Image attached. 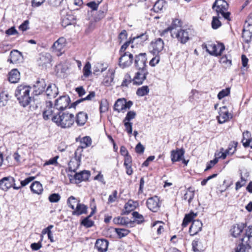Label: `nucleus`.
Masks as SVG:
<instances>
[{
	"instance_id": "nucleus-16",
	"label": "nucleus",
	"mask_w": 252,
	"mask_h": 252,
	"mask_svg": "<svg viewBox=\"0 0 252 252\" xmlns=\"http://www.w3.org/2000/svg\"><path fill=\"white\" fill-rule=\"evenodd\" d=\"M52 56L48 53H45L40 54L37 60L39 66L42 68H46L52 62Z\"/></svg>"
},
{
	"instance_id": "nucleus-45",
	"label": "nucleus",
	"mask_w": 252,
	"mask_h": 252,
	"mask_svg": "<svg viewBox=\"0 0 252 252\" xmlns=\"http://www.w3.org/2000/svg\"><path fill=\"white\" fill-rule=\"evenodd\" d=\"M79 203L77 199L73 196H70L67 200V204L68 206L72 209H75V204Z\"/></svg>"
},
{
	"instance_id": "nucleus-18",
	"label": "nucleus",
	"mask_w": 252,
	"mask_h": 252,
	"mask_svg": "<svg viewBox=\"0 0 252 252\" xmlns=\"http://www.w3.org/2000/svg\"><path fill=\"white\" fill-rule=\"evenodd\" d=\"M46 86L45 81L43 79L37 80L33 85L34 93L35 95H39L45 91Z\"/></svg>"
},
{
	"instance_id": "nucleus-15",
	"label": "nucleus",
	"mask_w": 252,
	"mask_h": 252,
	"mask_svg": "<svg viewBox=\"0 0 252 252\" xmlns=\"http://www.w3.org/2000/svg\"><path fill=\"white\" fill-rule=\"evenodd\" d=\"M232 115L228 112L226 106H223L220 108L219 115L217 116L218 122L223 124L232 118Z\"/></svg>"
},
{
	"instance_id": "nucleus-63",
	"label": "nucleus",
	"mask_w": 252,
	"mask_h": 252,
	"mask_svg": "<svg viewBox=\"0 0 252 252\" xmlns=\"http://www.w3.org/2000/svg\"><path fill=\"white\" fill-rule=\"evenodd\" d=\"M59 158V156H56L53 158H50L49 160L47 161L45 163V165H55L57 164V159Z\"/></svg>"
},
{
	"instance_id": "nucleus-10",
	"label": "nucleus",
	"mask_w": 252,
	"mask_h": 252,
	"mask_svg": "<svg viewBox=\"0 0 252 252\" xmlns=\"http://www.w3.org/2000/svg\"><path fill=\"white\" fill-rule=\"evenodd\" d=\"M189 29H180L177 32H174V34L175 35V37L177 39L178 41L181 44H186L190 39V34L189 32Z\"/></svg>"
},
{
	"instance_id": "nucleus-14",
	"label": "nucleus",
	"mask_w": 252,
	"mask_h": 252,
	"mask_svg": "<svg viewBox=\"0 0 252 252\" xmlns=\"http://www.w3.org/2000/svg\"><path fill=\"white\" fill-rule=\"evenodd\" d=\"M149 74L147 69L138 70L132 79L133 84L135 85H140L143 84L144 81L146 79Z\"/></svg>"
},
{
	"instance_id": "nucleus-56",
	"label": "nucleus",
	"mask_w": 252,
	"mask_h": 252,
	"mask_svg": "<svg viewBox=\"0 0 252 252\" xmlns=\"http://www.w3.org/2000/svg\"><path fill=\"white\" fill-rule=\"evenodd\" d=\"M135 116L136 113L133 111H130L127 112L123 122H129L132 119L135 118Z\"/></svg>"
},
{
	"instance_id": "nucleus-38",
	"label": "nucleus",
	"mask_w": 252,
	"mask_h": 252,
	"mask_svg": "<svg viewBox=\"0 0 252 252\" xmlns=\"http://www.w3.org/2000/svg\"><path fill=\"white\" fill-rule=\"evenodd\" d=\"M149 91L150 90L148 86H143L137 89L136 94L139 96H143L147 95Z\"/></svg>"
},
{
	"instance_id": "nucleus-39",
	"label": "nucleus",
	"mask_w": 252,
	"mask_h": 252,
	"mask_svg": "<svg viewBox=\"0 0 252 252\" xmlns=\"http://www.w3.org/2000/svg\"><path fill=\"white\" fill-rule=\"evenodd\" d=\"M242 37L244 42L248 43L252 39V33L250 32H248L245 29H243Z\"/></svg>"
},
{
	"instance_id": "nucleus-30",
	"label": "nucleus",
	"mask_w": 252,
	"mask_h": 252,
	"mask_svg": "<svg viewBox=\"0 0 252 252\" xmlns=\"http://www.w3.org/2000/svg\"><path fill=\"white\" fill-rule=\"evenodd\" d=\"M247 240H245V241H241L242 243L240 244L236 248L235 252H247L251 248L249 243H248Z\"/></svg>"
},
{
	"instance_id": "nucleus-12",
	"label": "nucleus",
	"mask_w": 252,
	"mask_h": 252,
	"mask_svg": "<svg viewBox=\"0 0 252 252\" xmlns=\"http://www.w3.org/2000/svg\"><path fill=\"white\" fill-rule=\"evenodd\" d=\"M91 175L90 172L83 170L80 172L76 173L74 176L68 175L71 181L74 180L76 184H79L82 181H87Z\"/></svg>"
},
{
	"instance_id": "nucleus-43",
	"label": "nucleus",
	"mask_w": 252,
	"mask_h": 252,
	"mask_svg": "<svg viewBox=\"0 0 252 252\" xmlns=\"http://www.w3.org/2000/svg\"><path fill=\"white\" fill-rule=\"evenodd\" d=\"M252 233V225H250L248 229L246 230V232L244 233L245 236L242 237L240 238V240L243 242L245 241V240H247V241H249L251 237H252L251 234Z\"/></svg>"
},
{
	"instance_id": "nucleus-36",
	"label": "nucleus",
	"mask_w": 252,
	"mask_h": 252,
	"mask_svg": "<svg viewBox=\"0 0 252 252\" xmlns=\"http://www.w3.org/2000/svg\"><path fill=\"white\" fill-rule=\"evenodd\" d=\"M148 38V35L147 33L141 34L140 35H138L134 37L132 39V42H136V43H139L140 45H143L144 42L146 41Z\"/></svg>"
},
{
	"instance_id": "nucleus-26",
	"label": "nucleus",
	"mask_w": 252,
	"mask_h": 252,
	"mask_svg": "<svg viewBox=\"0 0 252 252\" xmlns=\"http://www.w3.org/2000/svg\"><path fill=\"white\" fill-rule=\"evenodd\" d=\"M74 23H75V18L74 16L71 14H67L62 18L61 24L62 26L64 28Z\"/></svg>"
},
{
	"instance_id": "nucleus-55",
	"label": "nucleus",
	"mask_w": 252,
	"mask_h": 252,
	"mask_svg": "<svg viewBox=\"0 0 252 252\" xmlns=\"http://www.w3.org/2000/svg\"><path fill=\"white\" fill-rule=\"evenodd\" d=\"M132 214L134 219V221H137L138 223H140L143 221L144 218L143 216L139 214L138 212H133Z\"/></svg>"
},
{
	"instance_id": "nucleus-11",
	"label": "nucleus",
	"mask_w": 252,
	"mask_h": 252,
	"mask_svg": "<svg viewBox=\"0 0 252 252\" xmlns=\"http://www.w3.org/2000/svg\"><path fill=\"white\" fill-rule=\"evenodd\" d=\"M147 57L146 53H140L136 55L135 58L134 65L138 70L147 69Z\"/></svg>"
},
{
	"instance_id": "nucleus-21",
	"label": "nucleus",
	"mask_w": 252,
	"mask_h": 252,
	"mask_svg": "<svg viewBox=\"0 0 252 252\" xmlns=\"http://www.w3.org/2000/svg\"><path fill=\"white\" fill-rule=\"evenodd\" d=\"M185 153V151L183 149L172 150L171 152V158L173 162L178 161L182 159Z\"/></svg>"
},
{
	"instance_id": "nucleus-51",
	"label": "nucleus",
	"mask_w": 252,
	"mask_h": 252,
	"mask_svg": "<svg viewBox=\"0 0 252 252\" xmlns=\"http://www.w3.org/2000/svg\"><path fill=\"white\" fill-rule=\"evenodd\" d=\"M49 200L52 203L58 202L61 199V196L58 193H52L48 197Z\"/></svg>"
},
{
	"instance_id": "nucleus-59",
	"label": "nucleus",
	"mask_w": 252,
	"mask_h": 252,
	"mask_svg": "<svg viewBox=\"0 0 252 252\" xmlns=\"http://www.w3.org/2000/svg\"><path fill=\"white\" fill-rule=\"evenodd\" d=\"M220 62L221 63H224L227 66H230L231 64V60L228 59V57L225 55L221 57L220 60Z\"/></svg>"
},
{
	"instance_id": "nucleus-40",
	"label": "nucleus",
	"mask_w": 252,
	"mask_h": 252,
	"mask_svg": "<svg viewBox=\"0 0 252 252\" xmlns=\"http://www.w3.org/2000/svg\"><path fill=\"white\" fill-rule=\"evenodd\" d=\"M237 144L238 143L235 141H232L229 143L227 149L226 150L228 155H232L235 152Z\"/></svg>"
},
{
	"instance_id": "nucleus-25",
	"label": "nucleus",
	"mask_w": 252,
	"mask_h": 252,
	"mask_svg": "<svg viewBox=\"0 0 252 252\" xmlns=\"http://www.w3.org/2000/svg\"><path fill=\"white\" fill-rule=\"evenodd\" d=\"M115 76V71L113 69L109 70L108 75L103 79L102 83L105 86H110L113 83Z\"/></svg>"
},
{
	"instance_id": "nucleus-58",
	"label": "nucleus",
	"mask_w": 252,
	"mask_h": 252,
	"mask_svg": "<svg viewBox=\"0 0 252 252\" xmlns=\"http://www.w3.org/2000/svg\"><path fill=\"white\" fill-rule=\"evenodd\" d=\"M126 128V130L130 135L132 132V123L129 122H123Z\"/></svg>"
},
{
	"instance_id": "nucleus-48",
	"label": "nucleus",
	"mask_w": 252,
	"mask_h": 252,
	"mask_svg": "<svg viewBox=\"0 0 252 252\" xmlns=\"http://www.w3.org/2000/svg\"><path fill=\"white\" fill-rule=\"evenodd\" d=\"M132 82V79L131 78V76L129 74L126 73L125 75L124 79L122 83L121 86L122 87H127L128 85Z\"/></svg>"
},
{
	"instance_id": "nucleus-24",
	"label": "nucleus",
	"mask_w": 252,
	"mask_h": 252,
	"mask_svg": "<svg viewBox=\"0 0 252 252\" xmlns=\"http://www.w3.org/2000/svg\"><path fill=\"white\" fill-rule=\"evenodd\" d=\"M87 209L88 207L85 205L77 203L76 205V208H75V209H74L72 214L73 215H75L77 216L83 214H87Z\"/></svg>"
},
{
	"instance_id": "nucleus-29",
	"label": "nucleus",
	"mask_w": 252,
	"mask_h": 252,
	"mask_svg": "<svg viewBox=\"0 0 252 252\" xmlns=\"http://www.w3.org/2000/svg\"><path fill=\"white\" fill-rule=\"evenodd\" d=\"M88 119V115L86 113L83 112H79L76 118V122L79 126H83Z\"/></svg>"
},
{
	"instance_id": "nucleus-9",
	"label": "nucleus",
	"mask_w": 252,
	"mask_h": 252,
	"mask_svg": "<svg viewBox=\"0 0 252 252\" xmlns=\"http://www.w3.org/2000/svg\"><path fill=\"white\" fill-rule=\"evenodd\" d=\"M164 48V42L163 40L158 38L151 42L150 45V50L151 53L154 55H158L161 52Z\"/></svg>"
},
{
	"instance_id": "nucleus-7",
	"label": "nucleus",
	"mask_w": 252,
	"mask_h": 252,
	"mask_svg": "<svg viewBox=\"0 0 252 252\" xmlns=\"http://www.w3.org/2000/svg\"><path fill=\"white\" fill-rule=\"evenodd\" d=\"M121 57L119 58V65L123 68L127 67L131 65L133 60L132 54L128 52L120 53Z\"/></svg>"
},
{
	"instance_id": "nucleus-60",
	"label": "nucleus",
	"mask_w": 252,
	"mask_h": 252,
	"mask_svg": "<svg viewBox=\"0 0 252 252\" xmlns=\"http://www.w3.org/2000/svg\"><path fill=\"white\" fill-rule=\"evenodd\" d=\"M246 182H247V180L245 179L241 175V181L237 182L236 183V187H235L236 190H238L242 187L244 186L246 184Z\"/></svg>"
},
{
	"instance_id": "nucleus-53",
	"label": "nucleus",
	"mask_w": 252,
	"mask_h": 252,
	"mask_svg": "<svg viewBox=\"0 0 252 252\" xmlns=\"http://www.w3.org/2000/svg\"><path fill=\"white\" fill-rule=\"evenodd\" d=\"M230 94V89L226 88L220 91L218 94V98L221 99L224 97L227 96Z\"/></svg>"
},
{
	"instance_id": "nucleus-27",
	"label": "nucleus",
	"mask_w": 252,
	"mask_h": 252,
	"mask_svg": "<svg viewBox=\"0 0 252 252\" xmlns=\"http://www.w3.org/2000/svg\"><path fill=\"white\" fill-rule=\"evenodd\" d=\"M21 57V53L17 50H13L10 52L8 62L12 63H15L19 61Z\"/></svg>"
},
{
	"instance_id": "nucleus-17",
	"label": "nucleus",
	"mask_w": 252,
	"mask_h": 252,
	"mask_svg": "<svg viewBox=\"0 0 252 252\" xmlns=\"http://www.w3.org/2000/svg\"><path fill=\"white\" fill-rule=\"evenodd\" d=\"M202 223L199 220H193L189 229V232L191 236L197 234L202 229Z\"/></svg>"
},
{
	"instance_id": "nucleus-57",
	"label": "nucleus",
	"mask_w": 252,
	"mask_h": 252,
	"mask_svg": "<svg viewBox=\"0 0 252 252\" xmlns=\"http://www.w3.org/2000/svg\"><path fill=\"white\" fill-rule=\"evenodd\" d=\"M105 16V12L102 10H99L97 14L94 17L95 22H97L102 19Z\"/></svg>"
},
{
	"instance_id": "nucleus-44",
	"label": "nucleus",
	"mask_w": 252,
	"mask_h": 252,
	"mask_svg": "<svg viewBox=\"0 0 252 252\" xmlns=\"http://www.w3.org/2000/svg\"><path fill=\"white\" fill-rule=\"evenodd\" d=\"M220 18V15L218 16H214L213 17L211 25L213 29H217L221 26V23L219 20Z\"/></svg>"
},
{
	"instance_id": "nucleus-5",
	"label": "nucleus",
	"mask_w": 252,
	"mask_h": 252,
	"mask_svg": "<svg viewBox=\"0 0 252 252\" xmlns=\"http://www.w3.org/2000/svg\"><path fill=\"white\" fill-rule=\"evenodd\" d=\"M203 46V48H205L210 55L215 56L220 55L225 49L224 45L221 43H210Z\"/></svg>"
},
{
	"instance_id": "nucleus-23",
	"label": "nucleus",
	"mask_w": 252,
	"mask_h": 252,
	"mask_svg": "<svg viewBox=\"0 0 252 252\" xmlns=\"http://www.w3.org/2000/svg\"><path fill=\"white\" fill-rule=\"evenodd\" d=\"M244 228V226L243 224L234 225L231 229V232L232 236L234 237H237L241 235H242V237L244 236V235L245 234L243 232Z\"/></svg>"
},
{
	"instance_id": "nucleus-31",
	"label": "nucleus",
	"mask_w": 252,
	"mask_h": 252,
	"mask_svg": "<svg viewBox=\"0 0 252 252\" xmlns=\"http://www.w3.org/2000/svg\"><path fill=\"white\" fill-rule=\"evenodd\" d=\"M89 147L86 146L82 141H81V146L78 147L75 152V157L76 158L75 163L77 165V166L79 165V162L80 161L81 153L83 152V149Z\"/></svg>"
},
{
	"instance_id": "nucleus-42",
	"label": "nucleus",
	"mask_w": 252,
	"mask_h": 252,
	"mask_svg": "<svg viewBox=\"0 0 252 252\" xmlns=\"http://www.w3.org/2000/svg\"><path fill=\"white\" fill-rule=\"evenodd\" d=\"M8 99V95L6 93L2 92L0 93V107H3L6 105Z\"/></svg>"
},
{
	"instance_id": "nucleus-41",
	"label": "nucleus",
	"mask_w": 252,
	"mask_h": 252,
	"mask_svg": "<svg viewBox=\"0 0 252 252\" xmlns=\"http://www.w3.org/2000/svg\"><path fill=\"white\" fill-rule=\"evenodd\" d=\"M163 6V0H158L156 2L152 10H153L154 12L158 13L162 9Z\"/></svg>"
},
{
	"instance_id": "nucleus-52",
	"label": "nucleus",
	"mask_w": 252,
	"mask_h": 252,
	"mask_svg": "<svg viewBox=\"0 0 252 252\" xmlns=\"http://www.w3.org/2000/svg\"><path fill=\"white\" fill-rule=\"evenodd\" d=\"M115 230L120 238L126 236L129 232L128 230L122 228H116Z\"/></svg>"
},
{
	"instance_id": "nucleus-28",
	"label": "nucleus",
	"mask_w": 252,
	"mask_h": 252,
	"mask_svg": "<svg viewBox=\"0 0 252 252\" xmlns=\"http://www.w3.org/2000/svg\"><path fill=\"white\" fill-rule=\"evenodd\" d=\"M31 191L33 193L37 194H41L43 189L42 184L38 181L33 182L30 186Z\"/></svg>"
},
{
	"instance_id": "nucleus-6",
	"label": "nucleus",
	"mask_w": 252,
	"mask_h": 252,
	"mask_svg": "<svg viewBox=\"0 0 252 252\" xmlns=\"http://www.w3.org/2000/svg\"><path fill=\"white\" fill-rule=\"evenodd\" d=\"M15 179L11 176L4 177L0 180V189L6 191L11 188L18 190L21 187H17L15 184Z\"/></svg>"
},
{
	"instance_id": "nucleus-46",
	"label": "nucleus",
	"mask_w": 252,
	"mask_h": 252,
	"mask_svg": "<svg viewBox=\"0 0 252 252\" xmlns=\"http://www.w3.org/2000/svg\"><path fill=\"white\" fill-rule=\"evenodd\" d=\"M135 204H136V202H134L132 200H129L125 205L126 211L129 212L134 210L136 207Z\"/></svg>"
},
{
	"instance_id": "nucleus-3",
	"label": "nucleus",
	"mask_w": 252,
	"mask_h": 252,
	"mask_svg": "<svg viewBox=\"0 0 252 252\" xmlns=\"http://www.w3.org/2000/svg\"><path fill=\"white\" fill-rule=\"evenodd\" d=\"M228 4L224 0H216L212 6V9L216 11L218 16L220 14L225 19L230 20V12L226 11Z\"/></svg>"
},
{
	"instance_id": "nucleus-35",
	"label": "nucleus",
	"mask_w": 252,
	"mask_h": 252,
	"mask_svg": "<svg viewBox=\"0 0 252 252\" xmlns=\"http://www.w3.org/2000/svg\"><path fill=\"white\" fill-rule=\"evenodd\" d=\"M125 98H119L115 102L114 106L115 111L118 112H123L124 111Z\"/></svg>"
},
{
	"instance_id": "nucleus-4",
	"label": "nucleus",
	"mask_w": 252,
	"mask_h": 252,
	"mask_svg": "<svg viewBox=\"0 0 252 252\" xmlns=\"http://www.w3.org/2000/svg\"><path fill=\"white\" fill-rule=\"evenodd\" d=\"M70 102V99L68 95L61 96L55 100L54 106H53V110L55 113L63 112L68 107Z\"/></svg>"
},
{
	"instance_id": "nucleus-34",
	"label": "nucleus",
	"mask_w": 252,
	"mask_h": 252,
	"mask_svg": "<svg viewBox=\"0 0 252 252\" xmlns=\"http://www.w3.org/2000/svg\"><path fill=\"white\" fill-rule=\"evenodd\" d=\"M197 214L193 212H190L188 214H186L184 218L182 225L183 227H186L188 224L191 222L193 218L196 217Z\"/></svg>"
},
{
	"instance_id": "nucleus-64",
	"label": "nucleus",
	"mask_w": 252,
	"mask_h": 252,
	"mask_svg": "<svg viewBox=\"0 0 252 252\" xmlns=\"http://www.w3.org/2000/svg\"><path fill=\"white\" fill-rule=\"evenodd\" d=\"M127 37V33L126 30H123L119 35V38L120 40V43H121L123 41L126 40Z\"/></svg>"
},
{
	"instance_id": "nucleus-20",
	"label": "nucleus",
	"mask_w": 252,
	"mask_h": 252,
	"mask_svg": "<svg viewBox=\"0 0 252 252\" xmlns=\"http://www.w3.org/2000/svg\"><path fill=\"white\" fill-rule=\"evenodd\" d=\"M45 94L50 99L55 98L59 94L58 88L55 84H50L47 87Z\"/></svg>"
},
{
	"instance_id": "nucleus-13",
	"label": "nucleus",
	"mask_w": 252,
	"mask_h": 252,
	"mask_svg": "<svg viewBox=\"0 0 252 252\" xmlns=\"http://www.w3.org/2000/svg\"><path fill=\"white\" fill-rule=\"evenodd\" d=\"M147 207L153 212H157L161 206L159 199L157 196L149 197L146 202Z\"/></svg>"
},
{
	"instance_id": "nucleus-32",
	"label": "nucleus",
	"mask_w": 252,
	"mask_h": 252,
	"mask_svg": "<svg viewBox=\"0 0 252 252\" xmlns=\"http://www.w3.org/2000/svg\"><path fill=\"white\" fill-rule=\"evenodd\" d=\"M180 21L177 19H174L173 20L171 26L168 27L166 29H165L163 31V33H165L168 31H170L171 36H173L174 32L175 31L174 30H176L177 28L180 27Z\"/></svg>"
},
{
	"instance_id": "nucleus-33",
	"label": "nucleus",
	"mask_w": 252,
	"mask_h": 252,
	"mask_svg": "<svg viewBox=\"0 0 252 252\" xmlns=\"http://www.w3.org/2000/svg\"><path fill=\"white\" fill-rule=\"evenodd\" d=\"M194 197V190L191 187H189L183 198L184 200H188L189 204L190 205Z\"/></svg>"
},
{
	"instance_id": "nucleus-2",
	"label": "nucleus",
	"mask_w": 252,
	"mask_h": 252,
	"mask_svg": "<svg viewBox=\"0 0 252 252\" xmlns=\"http://www.w3.org/2000/svg\"><path fill=\"white\" fill-rule=\"evenodd\" d=\"M31 89L29 86L21 85L15 91V96L21 105L24 107L29 105L32 100V97L30 96Z\"/></svg>"
},
{
	"instance_id": "nucleus-61",
	"label": "nucleus",
	"mask_w": 252,
	"mask_h": 252,
	"mask_svg": "<svg viewBox=\"0 0 252 252\" xmlns=\"http://www.w3.org/2000/svg\"><path fill=\"white\" fill-rule=\"evenodd\" d=\"M35 179L34 177H29L24 180L21 181V188L22 187H25L29 184L32 181Z\"/></svg>"
},
{
	"instance_id": "nucleus-50",
	"label": "nucleus",
	"mask_w": 252,
	"mask_h": 252,
	"mask_svg": "<svg viewBox=\"0 0 252 252\" xmlns=\"http://www.w3.org/2000/svg\"><path fill=\"white\" fill-rule=\"evenodd\" d=\"M102 0H97V2L95 1H91L87 3V5L91 8L93 10H96L98 7L99 4Z\"/></svg>"
},
{
	"instance_id": "nucleus-49",
	"label": "nucleus",
	"mask_w": 252,
	"mask_h": 252,
	"mask_svg": "<svg viewBox=\"0 0 252 252\" xmlns=\"http://www.w3.org/2000/svg\"><path fill=\"white\" fill-rule=\"evenodd\" d=\"M91 72V65L89 62H87L83 68L84 76L85 77H88Z\"/></svg>"
},
{
	"instance_id": "nucleus-47",
	"label": "nucleus",
	"mask_w": 252,
	"mask_h": 252,
	"mask_svg": "<svg viewBox=\"0 0 252 252\" xmlns=\"http://www.w3.org/2000/svg\"><path fill=\"white\" fill-rule=\"evenodd\" d=\"M81 224L87 228H89L94 225V222L87 217L82 220Z\"/></svg>"
},
{
	"instance_id": "nucleus-19",
	"label": "nucleus",
	"mask_w": 252,
	"mask_h": 252,
	"mask_svg": "<svg viewBox=\"0 0 252 252\" xmlns=\"http://www.w3.org/2000/svg\"><path fill=\"white\" fill-rule=\"evenodd\" d=\"M108 241L104 239H97L95 243L94 247L98 252H106L108 250Z\"/></svg>"
},
{
	"instance_id": "nucleus-54",
	"label": "nucleus",
	"mask_w": 252,
	"mask_h": 252,
	"mask_svg": "<svg viewBox=\"0 0 252 252\" xmlns=\"http://www.w3.org/2000/svg\"><path fill=\"white\" fill-rule=\"evenodd\" d=\"M108 109V104L106 100L101 101L100 103L99 110L100 112L104 113Z\"/></svg>"
},
{
	"instance_id": "nucleus-22",
	"label": "nucleus",
	"mask_w": 252,
	"mask_h": 252,
	"mask_svg": "<svg viewBox=\"0 0 252 252\" xmlns=\"http://www.w3.org/2000/svg\"><path fill=\"white\" fill-rule=\"evenodd\" d=\"M8 80L11 83H17L20 79V74L18 69H13L8 73Z\"/></svg>"
},
{
	"instance_id": "nucleus-62",
	"label": "nucleus",
	"mask_w": 252,
	"mask_h": 252,
	"mask_svg": "<svg viewBox=\"0 0 252 252\" xmlns=\"http://www.w3.org/2000/svg\"><path fill=\"white\" fill-rule=\"evenodd\" d=\"M134 42H132V39L130 40L129 41H127L121 47V49L120 50V53H122L126 52L125 51L127 49V48L128 47V46L130 45V43H133Z\"/></svg>"
},
{
	"instance_id": "nucleus-1",
	"label": "nucleus",
	"mask_w": 252,
	"mask_h": 252,
	"mask_svg": "<svg viewBox=\"0 0 252 252\" xmlns=\"http://www.w3.org/2000/svg\"><path fill=\"white\" fill-rule=\"evenodd\" d=\"M44 120H47L52 117V121L62 128H66L71 127L74 123V116L72 114L64 112L55 113L53 110V103L51 101L47 102L46 107L43 113Z\"/></svg>"
},
{
	"instance_id": "nucleus-8",
	"label": "nucleus",
	"mask_w": 252,
	"mask_h": 252,
	"mask_svg": "<svg viewBox=\"0 0 252 252\" xmlns=\"http://www.w3.org/2000/svg\"><path fill=\"white\" fill-rule=\"evenodd\" d=\"M66 45V39L63 37H60L52 46L53 51L58 56H61L64 53V48Z\"/></svg>"
},
{
	"instance_id": "nucleus-37",
	"label": "nucleus",
	"mask_w": 252,
	"mask_h": 252,
	"mask_svg": "<svg viewBox=\"0 0 252 252\" xmlns=\"http://www.w3.org/2000/svg\"><path fill=\"white\" fill-rule=\"evenodd\" d=\"M113 221L116 224H122L124 225H127L128 223H131L128 218L123 217L115 218L113 220Z\"/></svg>"
}]
</instances>
